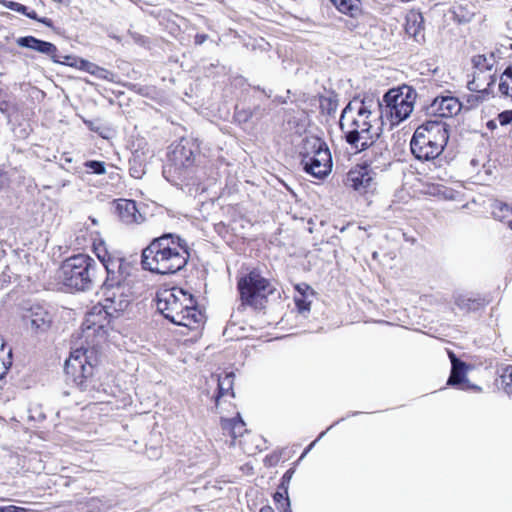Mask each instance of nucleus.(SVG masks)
<instances>
[{
  "label": "nucleus",
  "mask_w": 512,
  "mask_h": 512,
  "mask_svg": "<svg viewBox=\"0 0 512 512\" xmlns=\"http://www.w3.org/2000/svg\"><path fill=\"white\" fill-rule=\"evenodd\" d=\"M423 30V16L416 11H410L406 16L405 31L406 33L418 40Z\"/></svg>",
  "instance_id": "nucleus-16"
},
{
  "label": "nucleus",
  "mask_w": 512,
  "mask_h": 512,
  "mask_svg": "<svg viewBox=\"0 0 512 512\" xmlns=\"http://www.w3.org/2000/svg\"><path fill=\"white\" fill-rule=\"evenodd\" d=\"M206 39H207V35H205V34H197L195 36V43L197 45H201V44H203L206 41Z\"/></svg>",
  "instance_id": "nucleus-41"
},
{
  "label": "nucleus",
  "mask_w": 512,
  "mask_h": 512,
  "mask_svg": "<svg viewBox=\"0 0 512 512\" xmlns=\"http://www.w3.org/2000/svg\"><path fill=\"white\" fill-rule=\"evenodd\" d=\"M237 287L243 305L261 309L268 295L275 291L273 284L256 269L239 278Z\"/></svg>",
  "instance_id": "nucleus-7"
},
{
  "label": "nucleus",
  "mask_w": 512,
  "mask_h": 512,
  "mask_svg": "<svg viewBox=\"0 0 512 512\" xmlns=\"http://www.w3.org/2000/svg\"><path fill=\"white\" fill-rule=\"evenodd\" d=\"M336 9L352 18H357L361 15L360 0H330Z\"/></svg>",
  "instance_id": "nucleus-19"
},
{
  "label": "nucleus",
  "mask_w": 512,
  "mask_h": 512,
  "mask_svg": "<svg viewBox=\"0 0 512 512\" xmlns=\"http://www.w3.org/2000/svg\"><path fill=\"white\" fill-rule=\"evenodd\" d=\"M233 382H234V374L227 373L224 377H219L218 379V394L215 399L216 407L220 405V401L225 396L230 395L234 397L233 392Z\"/></svg>",
  "instance_id": "nucleus-20"
},
{
  "label": "nucleus",
  "mask_w": 512,
  "mask_h": 512,
  "mask_svg": "<svg viewBox=\"0 0 512 512\" xmlns=\"http://www.w3.org/2000/svg\"><path fill=\"white\" fill-rule=\"evenodd\" d=\"M93 224H97V221L95 219H92Z\"/></svg>",
  "instance_id": "nucleus-55"
},
{
  "label": "nucleus",
  "mask_w": 512,
  "mask_h": 512,
  "mask_svg": "<svg viewBox=\"0 0 512 512\" xmlns=\"http://www.w3.org/2000/svg\"><path fill=\"white\" fill-rule=\"evenodd\" d=\"M294 474V469L290 468L285 472V474L282 477V481L279 485V490H283L285 493L288 491L289 482L292 479V476Z\"/></svg>",
  "instance_id": "nucleus-32"
},
{
  "label": "nucleus",
  "mask_w": 512,
  "mask_h": 512,
  "mask_svg": "<svg viewBox=\"0 0 512 512\" xmlns=\"http://www.w3.org/2000/svg\"><path fill=\"white\" fill-rule=\"evenodd\" d=\"M301 165L305 172L322 179L332 170V157L326 143L313 139L304 144Z\"/></svg>",
  "instance_id": "nucleus-8"
},
{
  "label": "nucleus",
  "mask_w": 512,
  "mask_h": 512,
  "mask_svg": "<svg viewBox=\"0 0 512 512\" xmlns=\"http://www.w3.org/2000/svg\"><path fill=\"white\" fill-rule=\"evenodd\" d=\"M95 252L98 259L101 261L102 266L106 271V274L108 275V263L116 262L113 266H111L113 270L116 272V277L120 279L123 284L128 285V264L126 263L124 256H120L116 253L111 254L102 246L95 247ZM107 278L108 276L106 277V279Z\"/></svg>",
  "instance_id": "nucleus-13"
},
{
  "label": "nucleus",
  "mask_w": 512,
  "mask_h": 512,
  "mask_svg": "<svg viewBox=\"0 0 512 512\" xmlns=\"http://www.w3.org/2000/svg\"><path fill=\"white\" fill-rule=\"evenodd\" d=\"M133 156H134V160L136 161V159L140 158V154H139V151L136 150L134 153H133Z\"/></svg>",
  "instance_id": "nucleus-50"
},
{
  "label": "nucleus",
  "mask_w": 512,
  "mask_h": 512,
  "mask_svg": "<svg viewBox=\"0 0 512 512\" xmlns=\"http://www.w3.org/2000/svg\"><path fill=\"white\" fill-rule=\"evenodd\" d=\"M16 42L20 47L32 49L49 56L55 63L73 65V63L68 62L71 57L59 56L57 47L51 42L43 41L33 36L20 37Z\"/></svg>",
  "instance_id": "nucleus-11"
},
{
  "label": "nucleus",
  "mask_w": 512,
  "mask_h": 512,
  "mask_svg": "<svg viewBox=\"0 0 512 512\" xmlns=\"http://www.w3.org/2000/svg\"><path fill=\"white\" fill-rule=\"evenodd\" d=\"M461 108L462 104L456 97L441 96L436 97L432 101L429 110L435 115L448 118L457 115L461 111Z\"/></svg>",
  "instance_id": "nucleus-14"
},
{
  "label": "nucleus",
  "mask_w": 512,
  "mask_h": 512,
  "mask_svg": "<svg viewBox=\"0 0 512 512\" xmlns=\"http://www.w3.org/2000/svg\"><path fill=\"white\" fill-rule=\"evenodd\" d=\"M493 216L495 219L507 223L508 219H512V208L505 203H497L493 208Z\"/></svg>",
  "instance_id": "nucleus-25"
},
{
  "label": "nucleus",
  "mask_w": 512,
  "mask_h": 512,
  "mask_svg": "<svg viewBox=\"0 0 512 512\" xmlns=\"http://www.w3.org/2000/svg\"><path fill=\"white\" fill-rule=\"evenodd\" d=\"M324 434H325V432H321V434L319 435V438H321Z\"/></svg>",
  "instance_id": "nucleus-54"
},
{
  "label": "nucleus",
  "mask_w": 512,
  "mask_h": 512,
  "mask_svg": "<svg viewBox=\"0 0 512 512\" xmlns=\"http://www.w3.org/2000/svg\"><path fill=\"white\" fill-rule=\"evenodd\" d=\"M373 257L376 258L377 257V252H374L373 253Z\"/></svg>",
  "instance_id": "nucleus-53"
},
{
  "label": "nucleus",
  "mask_w": 512,
  "mask_h": 512,
  "mask_svg": "<svg viewBox=\"0 0 512 512\" xmlns=\"http://www.w3.org/2000/svg\"><path fill=\"white\" fill-rule=\"evenodd\" d=\"M259 512H274V510L270 506H264Z\"/></svg>",
  "instance_id": "nucleus-45"
},
{
  "label": "nucleus",
  "mask_w": 512,
  "mask_h": 512,
  "mask_svg": "<svg viewBox=\"0 0 512 512\" xmlns=\"http://www.w3.org/2000/svg\"><path fill=\"white\" fill-rule=\"evenodd\" d=\"M5 6L12 10V11H15V12H18L20 14H23V15H26L28 14V7H26L25 5L21 4V3H18V2H14V1H8Z\"/></svg>",
  "instance_id": "nucleus-31"
},
{
  "label": "nucleus",
  "mask_w": 512,
  "mask_h": 512,
  "mask_svg": "<svg viewBox=\"0 0 512 512\" xmlns=\"http://www.w3.org/2000/svg\"><path fill=\"white\" fill-rule=\"evenodd\" d=\"M25 318L29 322L31 329L36 333L47 331L52 323V315L44 307L39 305L31 307Z\"/></svg>",
  "instance_id": "nucleus-15"
},
{
  "label": "nucleus",
  "mask_w": 512,
  "mask_h": 512,
  "mask_svg": "<svg viewBox=\"0 0 512 512\" xmlns=\"http://www.w3.org/2000/svg\"><path fill=\"white\" fill-rule=\"evenodd\" d=\"M85 167L91 170L92 173L95 174H104L105 173V163L102 161L90 160L85 162Z\"/></svg>",
  "instance_id": "nucleus-29"
},
{
  "label": "nucleus",
  "mask_w": 512,
  "mask_h": 512,
  "mask_svg": "<svg viewBox=\"0 0 512 512\" xmlns=\"http://www.w3.org/2000/svg\"><path fill=\"white\" fill-rule=\"evenodd\" d=\"M132 216H133V221L136 223H141L144 220L142 215H139V217H137L135 214H133Z\"/></svg>",
  "instance_id": "nucleus-44"
},
{
  "label": "nucleus",
  "mask_w": 512,
  "mask_h": 512,
  "mask_svg": "<svg viewBox=\"0 0 512 512\" xmlns=\"http://www.w3.org/2000/svg\"><path fill=\"white\" fill-rule=\"evenodd\" d=\"M448 139L445 122L427 121L415 130L410 141V149L416 159L431 161L442 154Z\"/></svg>",
  "instance_id": "nucleus-5"
},
{
  "label": "nucleus",
  "mask_w": 512,
  "mask_h": 512,
  "mask_svg": "<svg viewBox=\"0 0 512 512\" xmlns=\"http://www.w3.org/2000/svg\"><path fill=\"white\" fill-rule=\"evenodd\" d=\"M12 365V350L6 349L3 338L0 337V379L3 378Z\"/></svg>",
  "instance_id": "nucleus-21"
},
{
  "label": "nucleus",
  "mask_w": 512,
  "mask_h": 512,
  "mask_svg": "<svg viewBox=\"0 0 512 512\" xmlns=\"http://www.w3.org/2000/svg\"><path fill=\"white\" fill-rule=\"evenodd\" d=\"M344 183L347 187L364 194L374 184L373 172L367 165H357L347 173Z\"/></svg>",
  "instance_id": "nucleus-12"
},
{
  "label": "nucleus",
  "mask_w": 512,
  "mask_h": 512,
  "mask_svg": "<svg viewBox=\"0 0 512 512\" xmlns=\"http://www.w3.org/2000/svg\"><path fill=\"white\" fill-rule=\"evenodd\" d=\"M487 126L489 129H495L497 125L495 121L491 120L487 123Z\"/></svg>",
  "instance_id": "nucleus-46"
},
{
  "label": "nucleus",
  "mask_w": 512,
  "mask_h": 512,
  "mask_svg": "<svg viewBox=\"0 0 512 512\" xmlns=\"http://www.w3.org/2000/svg\"><path fill=\"white\" fill-rule=\"evenodd\" d=\"M496 82V77L495 75H490L489 76V82H488V86L494 84Z\"/></svg>",
  "instance_id": "nucleus-47"
},
{
  "label": "nucleus",
  "mask_w": 512,
  "mask_h": 512,
  "mask_svg": "<svg viewBox=\"0 0 512 512\" xmlns=\"http://www.w3.org/2000/svg\"><path fill=\"white\" fill-rule=\"evenodd\" d=\"M114 212L121 218L125 219V213L128 212V200L126 199H118L114 200L113 203Z\"/></svg>",
  "instance_id": "nucleus-28"
},
{
  "label": "nucleus",
  "mask_w": 512,
  "mask_h": 512,
  "mask_svg": "<svg viewBox=\"0 0 512 512\" xmlns=\"http://www.w3.org/2000/svg\"><path fill=\"white\" fill-rule=\"evenodd\" d=\"M108 263V278L103 284L105 304L94 305L81 326L80 346L73 349L65 362L68 381L81 391L95 388L94 371L99 363V345L107 338L118 347H125L128 335V285L116 277Z\"/></svg>",
  "instance_id": "nucleus-1"
},
{
  "label": "nucleus",
  "mask_w": 512,
  "mask_h": 512,
  "mask_svg": "<svg viewBox=\"0 0 512 512\" xmlns=\"http://www.w3.org/2000/svg\"><path fill=\"white\" fill-rule=\"evenodd\" d=\"M507 224L510 229H512V218L507 220Z\"/></svg>",
  "instance_id": "nucleus-52"
},
{
  "label": "nucleus",
  "mask_w": 512,
  "mask_h": 512,
  "mask_svg": "<svg viewBox=\"0 0 512 512\" xmlns=\"http://www.w3.org/2000/svg\"><path fill=\"white\" fill-rule=\"evenodd\" d=\"M454 299H455V304L461 310H466V311L475 310V309H478L482 305V302L480 301V299H474V298L468 297L467 295H464V294H457L454 297Z\"/></svg>",
  "instance_id": "nucleus-23"
},
{
  "label": "nucleus",
  "mask_w": 512,
  "mask_h": 512,
  "mask_svg": "<svg viewBox=\"0 0 512 512\" xmlns=\"http://www.w3.org/2000/svg\"><path fill=\"white\" fill-rule=\"evenodd\" d=\"M273 499L276 503L277 510L279 512H292L290 509V499L288 497V491L285 493L283 490L275 492Z\"/></svg>",
  "instance_id": "nucleus-26"
},
{
  "label": "nucleus",
  "mask_w": 512,
  "mask_h": 512,
  "mask_svg": "<svg viewBox=\"0 0 512 512\" xmlns=\"http://www.w3.org/2000/svg\"><path fill=\"white\" fill-rule=\"evenodd\" d=\"M378 100L372 98L351 101L343 109L340 116V129L346 142L357 152L368 149L380 136L375 109L380 108Z\"/></svg>",
  "instance_id": "nucleus-2"
},
{
  "label": "nucleus",
  "mask_w": 512,
  "mask_h": 512,
  "mask_svg": "<svg viewBox=\"0 0 512 512\" xmlns=\"http://www.w3.org/2000/svg\"><path fill=\"white\" fill-rule=\"evenodd\" d=\"M129 203H130V205H132V208H133L134 210H136L135 201H133V200H131V199H130V200H129Z\"/></svg>",
  "instance_id": "nucleus-51"
},
{
  "label": "nucleus",
  "mask_w": 512,
  "mask_h": 512,
  "mask_svg": "<svg viewBox=\"0 0 512 512\" xmlns=\"http://www.w3.org/2000/svg\"><path fill=\"white\" fill-rule=\"evenodd\" d=\"M0 512H27V509L23 507L9 505L5 507H0Z\"/></svg>",
  "instance_id": "nucleus-36"
},
{
  "label": "nucleus",
  "mask_w": 512,
  "mask_h": 512,
  "mask_svg": "<svg viewBox=\"0 0 512 512\" xmlns=\"http://www.w3.org/2000/svg\"><path fill=\"white\" fill-rule=\"evenodd\" d=\"M221 428L224 434L230 435L233 439L242 436L245 430V423L240 418L239 414L235 418L221 419Z\"/></svg>",
  "instance_id": "nucleus-18"
},
{
  "label": "nucleus",
  "mask_w": 512,
  "mask_h": 512,
  "mask_svg": "<svg viewBox=\"0 0 512 512\" xmlns=\"http://www.w3.org/2000/svg\"><path fill=\"white\" fill-rule=\"evenodd\" d=\"M130 176H132V177H136V178H139V177H140V174H139V172H138L137 170H135V171H134V173H132V172L130 171Z\"/></svg>",
  "instance_id": "nucleus-49"
},
{
  "label": "nucleus",
  "mask_w": 512,
  "mask_h": 512,
  "mask_svg": "<svg viewBox=\"0 0 512 512\" xmlns=\"http://www.w3.org/2000/svg\"><path fill=\"white\" fill-rule=\"evenodd\" d=\"M158 311L172 323L189 329H198L205 321L192 295L182 289L163 290L157 294Z\"/></svg>",
  "instance_id": "nucleus-4"
},
{
  "label": "nucleus",
  "mask_w": 512,
  "mask_h": 512,
  "mask_svg": "<svg viewBox=\"0 0 512 512\" xmlns=\"http://www.w3.org/2000/svg\"><path fill=\"white\" fill-rule=\"evenodd\" d=\"M168 168L165 173L182 174L185 170L192 167L194 164V152L192 146L188 141H180L174 145L168 155Z\"/></svg>",
  "instance_id": "nucleus-10"
},
{
  "label": "nucleus",
  "mask_w": 512,
  "mask_h": 512,
  "mask_svg": "<svg viewBox=\"0 0 512 512\" xmlns=\"http://www.w3.org/2000/svg\"><path fill=\"white\" fill-rule=\"evenodd\" d=\"M54 2L62 3L68 5L70 3V0H53Z\"/></svg>",
  "instance_id": "nucleus-48"
},
{
  "label": "nucleus",
  "mask_w": 512,
  "mask_h": 512,
  "mask_svg": "<svg viewBox=\"0 0 512 512\" xmlns=\"http://www.w3.org/2000/svg\"><path fill=\"white\" fill-rule=\"evenodd\" d=\"M141 264L152 273L168 275L184 268L189 259L187 243L178 235L168 233L155 238L142 251Z\"/></svg>",
  "instance_id": "nucleus-3"
},
{
  "label": "nucleus",
  "mask_w": 512,
  "mask_h": 512,
  "mask_svg": "<svg viewBox=\"0 0 512 512\" xmlns=\"http://www.w3.org/2000/svg\"><path fill=\"white\" fill-rule=\"evenodd\" d=\"M94 67V65L88 61L79 59V68L91 72V68Z\"/></svg>",
  "instance_id": "nucleus-40"
},
{
  "label": "nucleus",
  "mask_w": 512,
  "mask_h": 512,
  "mask_svg": "<svg viewBox=\"0 0 512 512\" xmlns=\"http://www.w3.org/2000/svg\"><path fill=\"white\" fill-rule=\"evenodd\" d=\"M38 22L43 23L44 25H46V26H48V27H52V25H53L52 20H51V19H49V18H46V17H44V18H39V19H38Z\"/></svg>",
  "instance_id": "nucleus-42"
},
{
  "label": "nucleus",
  "mask_w": 512,
  "mask_h": 512,
  "mask_svg": "<svg viewBox=\"0 0 512 512\" xmlns=\"http://www.w3.org/2000/svg\"><path fill=\"white\" fill-rule=\"evenodd\" d=\"M98 265L87 254L73 255L64 260L59 269L61 283L75 291H89L96 282Z\"/></svg>",
  "instance_id": "nucleus-6"
},
{
  "label": "nucleus",
  "mask_w": 512,
  "mask_h": 512,
  "mask_svg": "<svg viewBox=\"0 0 512 512\" xmlns=\"http://www.w3.org/2000/svg\"><path fill=\"white\" fill-rule=\"evenodd\" d=\"M472 63L477 70L475 74H480L482 77L486 70H491L494 64V59L492 55L490 57L485 55H476L473 57Z\"/></svg>",
  "instance_id": "nucleus-24"
},
{
  "label": "nucleus",
  "mask_w": 512,
  "mask_h": 512,
  "mask_svg": "<svg viewBox=\"0 0 512 512\" xmlns=\"http://www.w3.org/2000/svg\"><path fill=\"white\" fill-rule=\"evenodd\" d=\"M320 107L323 112H326L329 115H332L336 112L338 107L337 100L331 97H323L320 100Z\"/></svg>",
  "instance_id": "nucleus-27"
},
{
  "label": "nucleus",
  "mask_w": 512,
  "mask_h": 512,
  "mask_svg": "<svg viewBox=\"0 0 512 512\" xmlns=\"http://www.w3.org/2000/svg\"><path fill=\"white\" fill-rule=\"evenodd\" d=\"M296 289L298 292L301 293V296H306V292H310L311 294H313V290L306 284H299L296 286Z\"/></svg>",
  "instance_id": "nucleus-39"
},
{
  "label": "nucleus",
  "mask_w": 512,
  "mask_h": 512,
  "mask_svg": "<svg viewBox=\"0 0 512 512\" xmlns=\"http://www.w3.org/2000/svg\"><path fill=\"white\" fill-rule=\"evenodd\" d=\"M25 16H27L30 19L36 20V21H38V19H39L37 13L34 10H31V11L28 10V14H26Z\"/></svg>",
  "instance_id": "nucleus-43"
},
{
  "label": "nucleus",
  "mask_w": 512,
  "mask_h": 512,
  "mask_svg": "<svg viewBox=\"0 0 512 512\" xmlns=\"http://www.w3.org/2000/svg\"><path fill=\"white\" fill-rule=\"evenodd\" d=\"M90 507L93 509V510H98V511H101L104 509V504L102 503L101 500L99 499H91L90 501Z\"/></svg>",
  "instance_id": "nucleus-38"
},
{
  "label": "nucleus",
  "mask_w": 512,
  "mask_h": 512,
  "mask_svg": "<svg viewBox=\"0 0 512 512\" xmlns=\"http://www.w3.org/2000/svg\"><path fill=\"white\" fill-rule=\"evenodd\" d=\"M295 304L300 313H305L310 311L311 302L306 299V296L296 297Z\"/></svg>",
  "instance_id": "nucleus-30"
},
{
  "label": "nucleus",
  "mask_w": 512,
  "mask_h": 512,
  "mask_svg": "<svg viewBox=\"0 0 512 512\" xmlns=\"http://www.w3.org/2000/svg\"><path fill=\"white\" fill-rule=\"evenodd\" d=\"M9 186V179L7 174L3 171H0V190H4Z\"/></svg>",
  "instance_id": "nucleus-37"
},
{
  "label": "nucleus",
  "mask_w": 512,
  "mask_h": 512,
  "mask_svg": "<svg viewBox=\"0 0 512 512\" xmlns=\"http://www.w3.org/2000/svg\"><path fill=\"white\" fill-rule=\"evenodd\" d=\"M498 121L499 123L504 126L512 121V110H507L498 115Z\"/></svg>",
  "instance_id": "nucleus-35"
},
{
  "label": "nucleus",
  "mask_w": 512,
  "mask_h": 512,
  "mask_svg": "<svg viewBox=\"0 0 512 512\" xmlns=\"http://www.w3.org/2000/svg\"><path fill=\"white\" fill-rule=\"evenodd\" d=\"M502 382L506 386H512V366H507L504 368L502 374H501Z\"/></svg>",
  "instance_id": "nucleus-34"
},
{
  "label": "nucleus",
  "mask_w": 512,
  "mask_h": 512,
  "mask_svg": "<svg viewBox=\"0 0 512 512\" xmlns=\"http://www.w3.org/2000/svg\"><path fill=\"white\" fill-rule=\"evenodd\" d=\"M452 369L447 384L455 386L466 382V365L450 353Z\"/></svg>",
  "instance_id": "nucleus-17"
},
{
  "label": "nucleus",
  "mask_w": 512,
  "mask_h": 512,
  "mask_svg": "<svg viewBox=\"0 0 512 512\" xmlns=\"http://www.w3.org/2000/svg\"><path fill=\"white\" fill-rule=\"evenodd\" d=\"M481 76L480 74H474V78L472 81H469L468 82V89L470 91H475V92H482V91H486L487 88H481L480 86V80H481Z\"/></svg>",
  "instance_id": "nucleus-33"
},
{
  "label": "nucleus",
  "mask_w": 512,
  "mask_h": 512,
  "mask_svg": "<svg viewBox=\"0 0 512 512\" xmlns=\"http://www.w3.org/2000/svg\"><path fill=\"white\" fill-rule=\"evenodd\" d=\"M498 89L501 95L512 98V64L501 74Z\"/></svg>",
  "instance_id": "nucleus-22"
},
{
  "label": "nucleus",
  "mask_w": 512,
  "mask_h": 512,
  "mask_svg": "<svg viewBox=\"0 0 512 512\" xmlns=\"http://www.w3.org/2000/svg\"><path fill=\"white\" fill-rule=\"evenodd\" d=\"M416 97V90L409 86L389 90L383 100L392 121L399 123L407 119L414 109Z\"/></svg>",
  "instance_id": "nucleus-9"
}]
</instances>
